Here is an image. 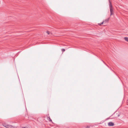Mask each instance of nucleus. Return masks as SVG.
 <instances>
[{"instance_id": "obj_1", "label": "nucleus", "mask_w": 128, "mask_h": 128, "mask_svg": "<svg viewBox=\"0 0 128 128\" xmlns=\"http://www.w3.org/2000/svg\"><path fill=\"white\" fill-rule=\"evenodd\" d=\"M109 2V6L110 12V16H111L113 14V10L112 9V4L111 3L110 1V0H108Z\"/></svg>"}, {"instance_id": "obj_2", "label": "nucleus", "mask_w": 128, "mask_h": 128, "mask_svg": "<svg viewBox=\"0 0 128 128\" xmlns=\"http://www.w3.org/2000/svg\"><path fill=\"white\" fill-rule=\"evenodd\" d=\"M109 2V6L110 12V16H111L113 14V10L112 9V4L111 3L110 1V0H108Z\"/></svg>"}, {"instance_id": "obj_3", "label": "nucleus", "mask_w": 128, "mask_h": 128, "mask_svg": "<svg viewBox=\"0 0 128 128\" xmlns=\"http://www.w3.org/2000/svg\"><path fill=\"white\" fill-rule=\"evenodd\" d=\"M2 125L4 127L6 128H14L12 126L6 123H3L2 124Z\"/></svg>"}, {"instance_id": "obj_4", "label": "nucleus", "mask_w": 128, "mask_h": 128, "mask_svg": "<svg viewBox=\"0 0 128 128\" xmlns=\"http://www.w3.org/2000/svg\"><path fill=\"white\" fill-rule=\"evenodd\" d=\"M108 125L110 126H114V124L112 122H110L108 123Z\"/></svg>"}, {"instance_id": "obj_5", "label": "nucleus", "mask_w": 128, "mask_h": 128, "mask_svg": "<svg viewBox=\"0 0 128 128\" xmlns=\"http://www.w3.org/2000/svg\"><path fill=\"white\" fill-rule=\"evenodd\" d=\"M116 115V117H117L119 116H120V114H118V113H116V114L114 113V114H113L112 115Z\"/></svg>"}, {"instance_id": "obj_6", "label": "nucleus", "mask_w": 128, "mask_h": 128, "mask_svg": "<svg viewBox=\"0 0 128 128\" xmlns=\"http://www.w3.org/2000/svg\"><path fill=\"white\" fill-rule=\"evenodd\" d=\"M110 18H108L106 19L105 20H104L103 21H104V22H108V20L110 19Z\"/></svg>"}, {"instance_id": "obj_7", "label": "nucleus", "mask_w": 128, "mask_h": 128, "mask_svg": "<svg viewBox=\"0 0 128 128\" xmlns=\"http://www.w3.org/2000/svg\"><path fill=\"white\" fill-rule=\"evenodd\" d=\"M124 40L128 42V37H124Z\"/></svg>"}, {"instance_id": "obj_8", "label": "nucleus", "mask_w": 128, "mask_h": 128, "mask_svg": "<svg viewBox=\"0 0 128 128\" xmlns=\"http://www.w3.org/2000/svg\"><path fill=\"white\" fill-rule=\"evenodd\" d=\"M48 118V120H49L51 122H52V120H51V119L50 118V117H49Z\"/></svg>"}, {"instance_id": "obj_9", "label": "nucleus", "mask_w": 128, "mask_h": 128, "mask_svg": "<svg viewBox=\"0 0 128 128\" xmlns=\"http://www.w3.org/2000/svg\"><path fill=\"white\" fill-rule=\"evenodd\" d=\"M65 50L63 48L62 49V52H64Z\"/></svg>"}, {"instance_id": "obj_10", "label": "nucleus", "mask_w": 128, "mask_h": 128, "mask_svg": "<svg viewBox=\"0 0 128 128\" xmlns=\"http://www.w3.org/2000/svg\"><path fill=\"white\" fill-rule=\"evenodd\" d=\"M102 60V61L108 67H109V66L107 65L105 62H104Z\"/></svg>"}, {"instance_id": "obj_11", "label": "nucleus", "mask_w": 128, "mask_h": 128, "mask_svg": "<svg viewBox=\"0 0 128 128\" xmlns=\"http://www.w3.org/2000/svg\"><path fill=\"white\" fill-rule=\"evenodd\" d=\"M46 32L48 34H50V32L49 31H47Z\"/></svg>"}, {"instance_id": "obj_12", "label": "nucleus", "mask_w": 128, "mask_h": 128, "mask_svg": "<svg viewBox=\"0 0 128 128\" xmlns=\"http://www.w3.org/2000/svg\"><path fill=\"white\" fill-rule=\"evenodd\" d=\"M104 22V21H103L101 23V25L102 24H103Z\"/></svg>"}, {"instance_id": "obj_13", "label": "nucleus", "mask_w": 128, "mask_h": 128, "mask_svg": "<svg viewBox=\"0 0 128 128\" xmlns=\"http://www.w3.org/2000/svg\"><path fill=\"white\" fill-rule=\"evenodd\" d=\"M98 24L99 25H101V23Z\"/></svg>"}, {"instance_id": "obj_14", "label": "nucleus", "mask_w": 128, "mask_h": 128, "mask_svg": "<svg viewBox=\"0 0 128 128\" xmlns=\"http://www.w3.org/2000/svg\"><path fill=\"white\" fill-rule=\"evenodd\" d=\"M87 128H89V127L88 126H87Z\"/></svg>"}, {"instance_id": "obj_15", "label": "nucleus", "mask_w": 128, "mask_h": 128, "mask_svg": "<svg viewBox=\"0 0 128 128\" xmlns=\"http://www.w3.org/2000/svg\"><path fill=\"white\" fill-rule=\"evenodd\" d=\"M22 128H25L24 127H23Z\"/></svg>"}]
</instances>
